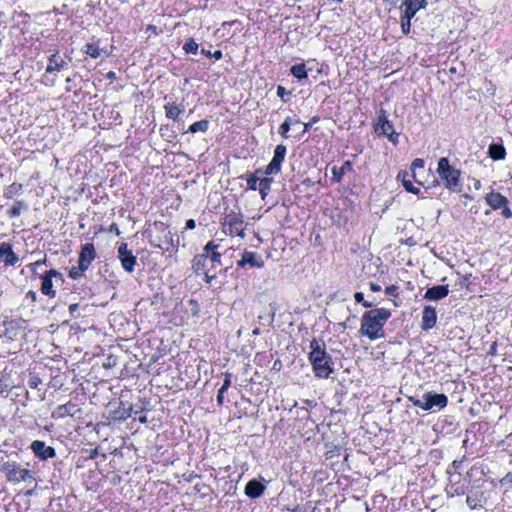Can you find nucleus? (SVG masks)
I'll list each match as a JSON object with an SVG mask.
<instances>
[{
    "label": "nucleus",
    "instance_id": "nucleus-1",
    "mask_svg": "<svg viewBox=\"0 0 512 512\" xmlns=\"http://www.w3.org/2000/svg\"><path fill=\"white\" fill-rule=\"evenodd\" d=\"M391 317V312L385 308H375L365 312L361 318L360 334L370 340L384 338V325Z\"/></svg>",
    "mask_w": 512,
    "mask_h": 512
},
{
    "label": "nucleus",
    "instance_id": "nucleus-2",
    "mask_svg": "<svg viewBox=\"0 0 512 512\" xmlns=\"http://www.w3.org/2000/svg\"><path fill=\"white\" fill-rule=\"evenodd\" d=\"M309 360L312 364L315 375L319 378H328L333 373L332 357L326 352L324 342L313 339L310 342Z\"/></svg>",
    "mask_w": 512,
    "mask_h": 512
},
{
    "label": "nucleus",
    "instance_id": "nucleus-3",
    "mask_svg": "<svg viewBox=\"0 0 512 512\" xmlns=\"http://www.w3.org/2000/svg\"><path fill=\"white\" fill-rule=\"evenodd\" d=\"M149 237L150 244L163 251L175 250L179 242L178 239H174L172 232L162 222L154 224L153 230L149 233Z\"/></svg>",
    "mask_w": 512,
    "mask_h": 512
},
{
    "label": "nucleus",
    "instance_id": "nucleus-4",
    "mask_svg": "<svg viewBox=\"0 0 512 512\" xmlns=\"http://www.w3.org/2000/svg\"><path fill=\"white\" fill-rule=\"evenodd\" d=\"M437 174L443 182L445 188L452 191H460L462 184L460 182L461 171L450 165L447 157H441L438 160Z\"/></svg>",
    "mask_w": 512,
    "mask_h": 512
},
{
    "label": "nucleus",
    "instance_id": "nucleus-5",
    "mask_svg": "<svg viewBox=\"0 0 512 512\" xmlns=\"http://www.w3.org/2000/svg\"><path fill=\"white\" fill-rule=\"evenodd\" d=\"M409 401L424 411H435L445 408L448 404V397L442 393L432 391L426 392L421 398L410 396Z\"/></svg>",
    "mask_w": 512,
    "mask_h": 512
},
{
    "label": "nucleus",
    "instance_id": "nucleus-6",
    "mask_svg": "<svg viewBox=\"0 0 512 512\" xmlns=\"http://www.w3.org/2000/svg\"><path fill=\"white\" fill-rule=\"evenodd\" d=\"M1 470L5 473L7 480L10 482H26L33 480V476L30 470L21 468L15 464L5 463Z\"/></svg>",
    "mask_w": 512,
    "mask_h": 512
},
{
    "label": "nucleus",
    "instance_id": "nucleus-7",
    "mask_svg": "<svg viewBox=\"0 0 512 512\" xmlns=\"http://www.w3.org/2000/svg\"><path fill=\"white\" fill-rule=\"evenodd\" d=\"M286 151L287 149L285 145L279 144L276 146L273 158L263 172L265 175L277 174L280 172L281 164L286 156Z\"/></svg>",
    "mask_w": 512,
    "mask_h": 512
},
{
    "label": "nucleus",
    "instance_id": "nucleus-8",
    "mask_svg": "<svg viewBox=\"0 0 512 512\" xmlns=\"http://www.w3.org/2000/svg\"><path fill=\"white\" fill-rule=\"evenodd\" d=\"M118 258L126 272L131 273L134 271L137 258L132 254V251L128 249L127 243H121L118 247Z\"/></svg>",
    "mask_w": 512,
    "mask_h": 512
},
{
    "label": "nucleus",
    "instance_id": "nucleus-9",
    "mask_svg": "<svg viewBox=\"0 0 512 512\" xmlns=\"http://www.w3.org/2000/svg\"><path fill=\"white\" fill-rule=\"evenodd\" d=\"M34 455L41 460H48L56 456V451L52 446H47L44 441L35 440L30 446Z\"/></svg>",
    "mask_w": 512,
    "mask_h": 512
},
{
    "label": "nucleus",
    "instance_id": "nucleus-10",
    "mask_svg": "<svg viewBox=\"0 0 512 512\" xmlns=\"http://www.w3.org/2000/svg\"><path fill=\"white\" fill-rule=\"evenodd\" d=\"M96 258V250L92 243H85L81 251L79 253L78 263L81 268H86L90 266L92 261Z\"/></svg>",
    "mask_w": 512,
    "mask_h": 512
},
{
    "label": "nucleus",
    "instance_id": "nucleus-11",
    "mask_svg": "<svg viewBox=\"0 0 512 512\" xmlns=\"http://www.w3.org/2000/svg\"><path fill=\"white\" fill-rule=\"evenodd\" d=\"M19 261V257L12 249V245L8 242L0 244V263L6 266H14Z\"/></svg>",
    "mask_w": 512,
    "mask_h": 512
},
{
    "label": "nucleus",
    "instance_id": "nucleus-12",
    "mask_svg": "<svg viewBox=\"0 0 512 512\" xmlns=\"http://www.w3.org/2000/svg\"><path fill=\"white\" fill-rule=\"evenodd\" d=\"M437 322V313L434 307L425 306L422 311L421 329L428 331L432 329Z\"/></svg>",
    "mask_w": 512,
    "mask_h": 512
},
{
    "label": "nucleus",
    "instance_id": "nucleus-13",
    "mask_svg": "<svg viewBox=\"0 0 512 512\" xmlns=\"http://www.w3.org/2000/svg\"><path fill=\"white\" fill-rule=\"evenodd\" d=\"M219 245L215 244L213 241H209L203 251L205 255H207V261L211 264L212 269H215L217 265H221V253L217 251Z\"/></svg>",
    "mask_w": 512,
    "mask_h": 512
},
{
    "label": "nucleus",
    "instance_id": "nucleus-14",
    "mask_svg": "<svg viewBox=\"0 0 512 512\" xmlns=\"http://www.w3.org/2000/svg\"><path fill=\"white\" fill-rule=\"evenodd\" d=\"M426 0H403L401 7H404V18L412 19L418 10L425 8Z\"/></svg>",
    "mask_w": 512,
    "mask_h": 512
},
{
    "label": "nucleus",
    "instance_id": "nucleus-15",
    "mask_svg": "<svg viewBox=\"0 0 512 512\" xmlns=\"http://www.w3.org/2000/svg\"><path fill=\"white\" fill-rule=\"evenodd\" d=\"M266 489V485L257 479H252L247 482L244 492L251 499L261 497Z\"/></svg>",
    "mask_w": 512,
    "mask_h": 512
},
{
    "label": "nucleus",
    "instance_id": "nucleus-16",
    "mask_svg": "<svg viewBox=\"0 0 512 512\" xmlns=\"http://www.w3.org/2000/svg\"><path fill=\"white\" fill-rule=\"evenodd\" d=\"M449 293L448 285H437L430 287L424 294V299L429 301H438L445 298Z\"/></svg>",
    "mask_w": 512,
    "mask_h": 512
},
{
    "label": "nucleus",
    "instance_id": "nucleus-17",
    "mask_svg": "<svg viewBox=\"0 0 512 512\" xmlns=\"http://www.w3.org/2000/svg\"><path fill=\"white\" fill-rule=\"evenodd\" d=\"M486 203L494 210L505 207L508 204V199L499 192L491 191L485 197Z\"/></svg>",
    "mask_w": 512,
    "mask_h": 512
},
{
    "label": "nucleus",
    "instance_id": "nucleus-18",
    "mask_svg": "<svg viewBox=\"0 0 512 512\" xmlns=\"http://www.w3.org/2000/svg\"><path fill=\"white\" fill-rule=\"evenodd\" d=\"M225 225L228 226L230 234L237 233L243 236V220L237 215H228L225 219Z\"/></svg>",
    "mask_w": 512,
    "mask_h": 512
},
{
    "label": "nucleus",
    "instance_id": "nucleus-19",
    "mask_svg": "<svg viewBox=\"0 0 512 512\" xmlns=\"http://www.w3.org/2000/svg\"><path fill=\"white\" fill-rule=\"evenodd\" d=\"M466 503L471 509L482 507L483 504L485 503L483 492L478 489L471 490L470 493L467 495Z\"/></svg>",
    "mask_w": 512,
    "mask_h": 512
},
{
    "label": "nucleus",
    "instance_id": "nucleus-20",
    "mask_svg": "<svg viewBox=\"0 0 512 512\" xmlns=\"http://www.w3.org/2000/svg\"><path fill=\"white\" fill-rule=\"evenodd\" d=\"M375 132L378 135L387 136L392 143L396 144V139H393V136L396 135V137H398V133L395 132L391 122H385L384 124H376Z\"/></svg>",
    "mask_w": 512,
    "mask_h": 512
},
{
    "label": "nucleus",
    "instance_id": "nucleus-21",
    "mask_svg": "<svg viewBox=\"0 0 512 512\" xmlns=\"http://www.w3.org/2000/svg\"><path fill=\"white\" fill-rule=\"evenodd\" d=\"M397 178L402 182V185L404 186V188L406 189V191L412 193V194H418L419 193V188L415 187L412 183V180L411 178L412 177V174L410 175L408 172L406 171H401L398 173V176Z\"/></svg>",
    "mask_w": 512,
    "mask_h": 512
},
{
    "label": "nucleus",
    "instance_id": "nucleus-22",
    "mask_svg": "<svg viewBox=\"0 0 512 512\" xmlns=\"http://www.w3.org/2000/svg\"><path fill=\"white\" fill-rule=\"evenodd\" d=\"M242 254L245 258L246 265L256 268H262L264 266L263 259L256 252L245 250Z\"/></svg>",
    "mask_w": 512,
    "mask_h": 512
},
{
    "label": "nucleus",
    "instance_id": "nucleus-23",
    "mask_svg": "<svg viewBox=\"0 0 512 512\" xmlns=\"http://www.w3.org/2000/svg\"><path fill=\"white\" fill-rule=\"evenodd\" d=\"M41 279V292L50 298H54L56 296V291L53 289V279L49 277L46 272Z\"/></svg>",
    "mask_w": 512,
    "mask_h": 512
},
{
    "label": "nucleus",
    "instance_id": "nucleus-24",
    "mask_svg": "<svg viewBox=\"0 0 512 512\" xmlns=\"http://www.w3.org/2000/svg\"><path fill=\"white\" fill-rule=\"evenodd\" d=\"M488 155L493 160H502L506 156V150L501 144H491L488 147Z\"/></svg>",
    "mask_w": 512,
    "mask_h": 512
},
{
    "label": "nucleus",
    "instance_id": "nucleus-25",
    "mask_svg": "<svg viewBox=\"0 0 512 512\" xmlns=\"http://www.w3.org/2000/svg\"><path fill=\"white\" fill-rule=\"evenodd\" d=\"M208 265L207 255L203 252L202 254H197L194 256L192 260V269L196 274H199L204 271V268Z\"/></svg>",
    "mask_w": 512,
    "mask_h": 512
},
{
    "label": "nucleus",
    "instance_id": "nucleus-26",
    "mask_svg": "<svg viewBox=\"0 0 512 512\" xmlns=\"http://www.w3.org/2000/svg\"><path fill=\"white\" fill-rule=\"evenodd\" d=\"M448 497L462 496L465 494L466 489L460 482L449 483L445 488Z\"/></svg>",
    "mask_w": 512,
    "mask_h": 512
},
{
    "label": "nucleus",
    "instance_id": "nucleus-27",
    "mask_svg": "<svg viewBox=\"0 0 512 512\" xmlns=\"http://www.w3.org/2000/svg\"><path fill=\"white\" fill-rule=\"evenodd\" d=\"M28 209V204L23 200H17L14 202L13 206L7 211V215L9 218H16L20 216L22 211Z\"/></svg>",
    "mask_w": 512,
    "mask_h": 512
},
{
    "label": "nucleus",
    "instance_id": "nucleus-28",
    "mask_svg": "<svg viewBox=\"0 0 512 512\" xmlns=\"http://www.w3.org/2000/svg\"><path fill=\"white\" fill-rule=\"evenodd\" d=\"M352 169H353V165H352L351 161H345L340 168H337L334 166L332 168L333 179L337 182L341 181L345 172L352 171Z\"/></svg>",
    "mask_w": 512,
    "mask_h": 512
},
{
    "label": "nucleus",
    "instance_id": "nucleus-29",
    "mask_svg": "<svg viewBox=\"0 0 512 512\" xmlns=\"http://www.w3.org/2000/svg\"><path fill=\"white\" fill-rule=\"evenodd\" d=\"M290 72L295 78L299 80L306 79L308 77L304 63L293 65L290 69Z\"/></svg>",
    "mask_w": 512,
    "mask_h": 512
},
{
    "label": "nucleus",
    "instance_id": "nucleus-30",
    "mask_svg": "<svg viewBox=\"0 0 512 512\" xmlns=\"http://www.w3.org/2000/svg\"><path fill=\"white\" fill-rule=\"evenodd\" d=\"M272 182H273L272 178L265 177V178L260 179L258 186H259V192H260L262 199H265V197L270 192Z\"/></svg>",
    "mask_w": 512,
    "mask_h": 512
},
{
    "label": "nucleus",
    "instance_id": "nucleus-31",
    "mask_svg": "<svg viewBox=\"0 0 512 512\" xmlns=\"http://www.w3.org/2000/svg\"><path fill=\"white\" fill-rule=\"evenodd\" d=\"M209 127V121L206 119L194 122L191 124L187 130V132L190 133H196V132H206Z\"/></svg>",
    "mask_w": 512,
    "mask_h": 512
},
{
    "label": "nucleus",
    "instance_id": "nucleus-32",
    "mask_svg": "<svg viewBox=\"0 0 512 512\" xmlns=\"http://www.w3.org/2000/svg\"><path fill=\"white\" fill-rule=\"evenodd\" d=\"M22 188V184L12 183L5 189L3 196L7 199H12L16 194L22 191Z\"/></svg>",
    "mask_w": 512,
    "mask_h": 512
},
{
    "label": "nucleus",
    "instance_id": "nucleus-33",
    "mask_svg": "<svg viewBox=\"0 0 512 512\" xmlns=\"http://www.w3.org/2000/svg\"><path fill=\"white\" fill-rule=\"evenodd\" d=\"M165 111H166V116L168 118L175 120L184 111V109L180 108L177 105H166Z\"/></svg>",
    "mask_w": 512,
    "mask_h": 512
},
{
    "label": "nucleus",
    "instance_id": "nucleus-34",
    "mask_svg": "<svg viewBox=\"0 0 512 512\" xmlns=\"http://www.w3.org/2000/svg\"><path fill=\"white\" fill-rule=\"evenodd\" d=\"M198 44L193 38L186 39L182 49L187 54H196L198 51Z\"/></svg>",
    "mask_w": 512,
    "mask_h": 512
},
{
    "label": "nucleus",
    "instance_id": "nucleus-35",
    "mask_svg": "<svg viewBox=\"0 0 512 512\" xmlns=\"http://www.w3.org/2000/svg\"><path fill=\"white\" fill-rule=\"evenodd\" d=\"M261 173H263L262 170L257 169L255 171V174L249 175L247 177L246 180H247L248 189H250V190L257 189V185L259 184L258 182L260 181L258 174H261Z\"/></svg>",
    "mask_w": 512,
    "mask_h": 512
},
{
    "label": "nucleus",
    "instance_id": "nucleus-36",
    "mask_svg": "<svg viewBox=\"0 0 512 512\" xmlns=\"http://www.w3.org/2000/svg\"><path fill=\"white\" fill-rule=\"evenodd\" d=\"M100 49L98 45L94 43H88L84 47V53L89 55L90 57L96 59L100 56Z\"/></svg>",
    "mask_w": 512,
    "mask_h": 512
},
{
    "label": "nucleus",
    "instance_id": "nucleus-37",
    "mask_svg": "<svg viewBox=\"0 0 512 512\" xmlns=\"http://www.w3.org/2000/svg\"><path fill=\"white\" fill-rule=\"evenodd\" d=\"M290 128H291V117H286L284 122L279 127V134L283 138L287 139L289 137L288 132H289Z\"/></svg>",
    "mask_w": 512,
    "mask_h": 512
},
{
    "label": "nucleus",
    "instance_id": "nucleus-38",
    "mask_svg": "<svg viewBox=\"0 0 512 512\" xmlns=\"http://www.w3.org/2000/svg\"><path fill=\"white\" fill-rule=\"evenodd\" d=\"M58 410L63 414H67L73 416L76 412V405L72 403H66L64 405H60Z\"/></svg>",
    "mask_w": 512,
    "mask_h": 512
},
{
    "label": "nucleus",
    "instance_id": "nucleus-39",
    "mask_svg": "<svg viewBox=\"0 0 512 512\" xmlns=\"http://www.w3.org/2000/svg\"><path fill=\"white\" fill-rule=\"evenodd\" d=\"M86 268H81V266L78 264L77 266L71 267L69 270V277L72 279H78L80 278L83 273L86 271Z\"/></svg>",
    "mask_w": 512,
    "mask_h": 512
},
{
    "label": "nucleus",
    "instance_id": "nucleus-40",
    "mask_svg": "<svg viewBox=\"0 0 512 512\" xmlns=\"http://www.w3.org/2000/svg\"><path fill=\"white\" fill-rule=\"evenodd\" d=\"M64 65H65V61L64 60H60L59 62H55V64H49L47 67H46V73H52L54 71H60L64 68Z\"/></svg>",
    "mask_w": 512,
    "mask_h": 512
},
{
    "label": "nucleus",
    "instance_id": "nucleus-41",
    "mask_svg": "<svg viewBox=\"0 0 512 512\" xmlns=\"http://www.w3.org/2000/svg\"><path fill=\"white\" fill-rule=\"evenodd\" d=\"M424 168V160L420 158H416L411 164V171L413 179L416 178L415 170Z\"/></svg>",
    "mask_w": 512,
    "mask_h": 512
},
{
    "label": "nucleus",
    "instance_id": "nucleus-42",
    "mask_svg": "<svg viewBox=\"0 0 512 512\" xmlns=\"http://www.w3.org/2000/svg\"><path fill=\"white\" fill-rule=\"evenodd\" d=\"M401 29L403 34L407 35L411 29V19L404 18V13L401 16Z\"/></svg>",
    "mask_w": 512,
    "mask_h": 512
},
{
    "label": "nucleus",
    "instance_id": "nucleus-43",
    "mask_svg": "<svg viewBox=\"0 0 512 512\" xmlns=\"http://www.w3.org/2000/svg\"><path fill=\"white\" fill-rule=\"evenodd\" d=\"M201 53L205 55L208 58H215L216 60H220L222 58V52L221 50H216L213 53L209 50H206L204 48L201 49Z\"/></svg>",
    "mask_w": 512,
    "mask_h": 512
},
{
    "label": "nucleus",
    "instance_id": "nucleus-44",
    "mask_svg": "<svg viewBox=\"0 0 512 512\" xmlns=\"http://www.w3.org/2000/svg\"><path fill=\"white\" fill-rule=\"evenodd\" d=\"M354 299L357 303H362V305L366 308H370L373 306L372 302H368L364 300V295L362 292H356L354 294Z\"/></svg>",
    "mask_w": 512,
    "mask_h": 512
},
{
    "label": "nucleus",
    "instance_id": "nucleus-45",
    "mask_svg": "<svg viewBox=\"0 0 512 512\" xmlns=\"http://www.w3.org/2000/svg\"><path fill=\"white\" fill-rule=\"evenodd\" d=\"M46 273L49 275V277H51L53 280H55L56 282H60L62 283L64 281V277H63V274L58 272L57 270L55 269H51L49 271H46Z\"/></svg>",
    "mask_w": 512,
    "mask_h": 512
},
{
    "label": "nucleus",
    "instance_id": "nucleus-46",
    "mask_svg": "<svg viewBox=\"0 0 512 512\" xmlns=\"http://www.w3.org/2000/svg\"><path fill=\"white\" fill-rule=\"evenodd\" d=\"M41 382L42 381H41L40 377L33 375L28 380V386L31 389H36L41 384Z\"/></svg>",
    "mask_w": 512,
    "mask_h": 512
},
{
    "label": "nucleus",
    "instance_id": "nucleus-47",
    "mask_svg": "<svg viewBox=\"0 0 512 512\" xmlns=\"http://www.w3.org/2000/svg\"><path fill=\"white\" fill-rule=\"evenodd\" d=\"M320 120L319 116H313L308 123H303V133L308 132L311 127Z\"/></svg>",
    "mask_w": 512,
    "mask_h": 512
},
{
    "label": "nucleus",
    "instance_id": "nucleus-48",
    "mask_svg": "<svg viewBox=\"0 0 512 512\" xmlns=\"http://www.w3.org/2000/svg\"><path fill=\"white\" fill-rule=\"evenodd\" d=\"M205 275V281L206 283H211V281L216 277L215 269L208 268L207 270L203 271Z\"/></svg>",
    "mask_w": 512,
    "mask_h": 512
},
{
    "label": "nucleus",
    "instance_id": "nucleus-49",
    "mask_svg": "<svg viewBox=\"0 0 512 512\" xmlns=\"http://www.w3.org/2000/svg\"><path fill=\"white\" fill-rule=\"evenodd\" d=\"M470 277H471V274H466V275L460 276L457 284L462 288L468 287V285L470 283Z\"/></svg>",
    "mask_w": 512,
    "mask_h": 512
},
{
    "label": "nucleus",
    "instance_id": "nucleus-50",
    "mask_svg": "<svg viewBox=\"0 0 512 512\" xmlns=\"http://www.w3.org/2000/svg\"><path fill=\"white\" fill-rule=\"evenodd\" d=\"M231 378H232V374L231 373H225V378H224V382H223V385L220 389H222V391H227L228 388L231 386Z\"/></svg>",
    "mask_w": 512,
    "mask_h": 512
},
{
    "label": "nucleus",
    "instance_id": "nucleus-51",
    "mask_svg": "<svg viewBox=\"0 0 512 512\" xmlns=\"http://www.w3.org/2000/svg\"><path fill=\"white\" fill-rule=\"evenodd\" d=\"M397 291H398V287L395 285L388 286L385 289L386 294L390 295V296H396L398 294Z\"/></svg>",
    "mask_w": 512,
    "mask_h": 512
},
{
    "label": "nucleus",
    "instance_id": "nucleus-52",
    "mask_svg": "<svg viewBox=\"0 0 512 512\" xmlns=\"http://www.w3.org/2000/svg\"><path fill=\"white\" fill-rule=\"evenodd\" d=\"M385 122H390L387 118L386 111L381 110L378 115V123L377 124H384Z\"/></svg>",
    "mask_w": 512,
    "mask_h": 512
},
{
    "label": "nucleus",
    "instance_id": "nucleus-53",
    "mask_svg": "<svg viewBox=\"0 0 512 512\" xmlns=\"http://www.w3.org/2000/svg\"><path fill=\"white\" fill-rule=\"evenodd\" d=\"M502 208H503V210L501 212L502 216L506 219H510L512 217V211L510 210V208L507 207V205Z\"/></svg>",
    "mask_w": 512,
    "mask_h": 512
},
{
    "label": "nucleus",
    "instance_id": "nucleus-54",
    "mask_svg": "<svg viewBox=\"0 0 512 512\" xmlns=\"http://www.w3.org/2000/svg\"><path fill=\"white\" fill-rule=\"evenodd\" d=\"M287 94L286 92V89L283 87V86H278L277 87V95L284 101L286 102V100L284 99V96Z\"/></svg>",
    "mask_w": 512,
    "mask_h": 512
},
{
    "label": "nucleus",
    "instance_id": "nucleus-55",
    "mask_svg": "<svg viewBox=\"0 0 512 512\" xmlns=\"http://www.w3.org/2000/svg\"><path fill=\"white\" fill-rule=\"evenodd\" d=\"M224 392L225 391H222V389H219L218 391V395H217V402L219 405H222L223 404V401H224Z\"/></svg>",
    "mask_w": 512,
    "mask_h": 512
},
{
    "label": "nucleus",
    "instance_id": "nucleus-56",
    "mask_svg": "<svg viewBox=\"0 0 512 512\" xmlns=\"http://www.w3.org/2000/svg\"><path fill=\"white\" fill-rule=\"evenodd\" d=\"M26 297H27V298H30L33 302H35V301H36V299H37V294H36V292H35V291H33V290H29V291L26 293Z\"/></svg>",
    "mask_w": 512,
    "mask_h": 512
},
{
    "label": "nucleus",
    "instance_id": "nucleus-57",
    "mask_svg": "<svg viewBox=\"0 0 512 512\" xmlns=\"http://www.w3.org/2000/svg\"><path fill=\"white\" fill-rule=\"evenodd\" d=\"M497 353V343L493 342L488 351L489 355H495Z\"/></svg>",
    "mask_w": 512,
    "mask_h": 512
},
{
    "label": "nucleus",
    "instance_id": "nucleus-58",
    "mask_svg": "<svg viewBox=\"0 0 512 512\" xmlns=\"http://www.w3.org/2000/svg\"><path fill=\"white\" fill-rule=\"evenodd\" d=\"M78 308H79V304L74 303V304H71L68 309H69L70 314L73 315L78 310Z\"/></svg>",
    "mask_w": 512,
    "mask_h": 512
},
{
    "label": "nucleus",
    "instance_id": "nucleus-59",
    "mask_svg": "<svg viewBox=\"0 0 512 512\" xmlns=\"http://www.w3.org/2000/svg\"><path fill=\"white\" fill-rule=\"evenodd\" d=\"M196 226L195 221L193 219H188L186 221V229H194Z\"/></svg>",
    "mask_w": 512,
    "mask_h": 512
},
{
    "label": "nucleus",
    "instance_id": "nucleus-60",
    "mask_svg": "<svg viewBox=\"0 0 512 512\" xmlns=\"http://www.w3.org/2000/svg\"><path fill=\"white\" fill-rule=\"evenodd\" d=\"M98 448L90 450L89 459H95L98 456Z\"/></svg>",
    "mask_w": 512,
    "mask_h": 512
},
{
    "label": "nucleus",
    "instance_id": "nucleus-61",
    "mask_svg": "<svg viewBox=\"0 0 512 512\" xmlns=\"http://www.w3.org/2000/svg\"><path fill=\"white\" fill-rule=\"evenodd\" d=\"M370 289L373 292H379L381 290V286L379 284H376V283H371L370 284Z\"/></svg>",
    "mask_w": 512,
    "mask_h": 512
},
{
    "label": "nucleus",
    "instance_id": "nucleus-62",
    "mask_svg": "<svg viewBox=\"0 0 512 512\" xmlns=\"http://www.w3.org/2000/svg\"><path fill=\"white\" fill-rule=\"evenodd\" d=\"M45 263H46V259L44 258V259H42V260H38V261H36V262L32 263L31 265H32L34 268H37V267H39L40 265L45 264Z\"/></svg>",
    "mask_w": 512,
    "mask_h": 512
},
{
    "label": "nucleus",
    "instance_id": "nucleus-63",
    "mask_svg": "<svg viewBox=\"0 0 512 512\" xmlns=\"http://www.w3.org/2000/svg\"><path fill=\"white\" fill-rule=\"evenodd\" d=\"M57 57H58V54L55 53V54H52L49 58V64H55V62H57Z\"/></svg>",
    "mask_w": 512,
    "mask_h": 512
},
{
    "label": "nucleus",
    "instance_id": "nucleus-64",
    "mask_svg": "<svg viewBox=\"0 0 512 512\" xmlns=\"http://www.w3.org/2000/svg\"><path fill=\"white\" fill-rule=\"evenodd\" d=\"M246 265V261L244 256L242 255L241 259L237 262L238 267H244Z\"/></svg>",
    "mask_w": 512,
    "mask_h": 512
}]
</instances>
